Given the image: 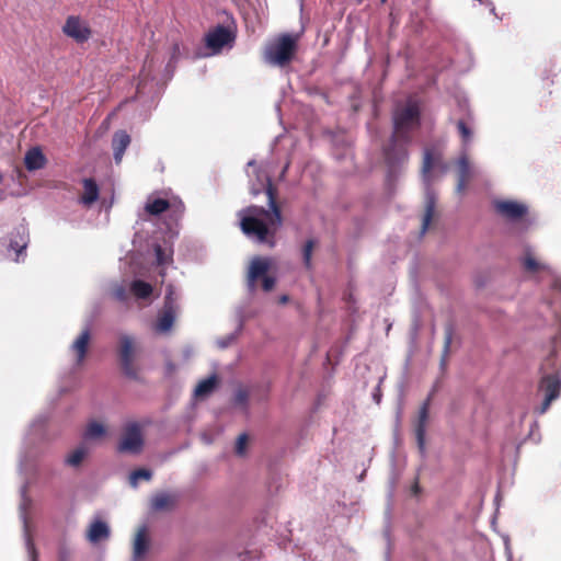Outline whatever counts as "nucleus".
Listing matches in <instances>:
<instances>
[{
	"mask_svg": "<svg viewBox=\"0 0 561 561\" xmlns=\"http://www.w3.org/2000/svg\"><path fill=\"white\" fill-rule=\"evenodd\" d=\"M265 192L270 209L250 206L241 209L238 216L240 218V228L250 240L274 247V237L280 228L283 220L270 180H267Z\"/></svg>",
	"mask_w": 561,
	"mask_h": 561,
	"instance_id": "obj_1",
	"label": "nucleus"
},
{
	"mask_svg": "<svg viewBox=\"0 0 561 561\" xmlns=\"http://www.w3.org/2000/svg\"><path fill=\"white\" fill-rule=\"evenodd\" d=\"M420 124V107L416 101L408 100L402 106H397L393 112V135L391 145L386 149L385 156L389 168V174L396 171L397 165L404 163L408 152L398 142L408 140L407 134L415 129Z\"/></svg>",
	"mask_w": 561,
	"mask_h": 561,
	"instance_id": "obj_2",
	"label": "nucleus"
},
{
	"mask_svg": "<svg viewBox=\"0 0 561 561\" xmlns=\"http://www.w3.org/2000/svg\"><path fill=\"white\" fill-rule=\"evenodd\" d=\"M447 171L448 165L442 161L439 154H434L431 150H425L422 165V180L425 186V213L422 219V234H424L430 228L436 209V196L430 186L435 180L436 173L438 176H443Z\"/></svg>",
	"mask_w": 561,
	"mask_h": 561,
	"instance_id": "obj_3",
	"label": "nucleus"
},
{
	"mask_svg": "<svg viewBox=\"0 0 561 561\" xmlns=\"http://www.w3.org/2000/svg\"><path fill=\"white\" fill-rule=\"evenodd\" d=\"M298 37L290 34H283L265 46L263 58L267 65L285 67L288 65L296 50Z\"/></svg>",
	"mask_w": 561,
	"mask_h": 561,
	"instance_id": "obj_4",
	"label": "nucleus"
},
{
	"mask_svg": "<svg viewBox=\"0 0 561 561\" xmlns=\"http://www.w3.org/2000/svg\"><path fill=\"white\" fill-rule=\"evenodd\" d=\"M180 295L176 294L174 287L169 285L167 288L165 300L162 313L157 320L154 329L159 333H168L174 323L176 313L179 311V300Z\"/></svg>",
	"mask_w": 561,
	"mask_h": 561,
	"instance_id": "obj_5",
	"label": "nucleus"
},
{
	"mask_svg": "<svg viewBox=\"0 0 561 561\" xmlns=\"http://www.w3.org/2000/svg\"><path fill=\"white\" fill-rule=\"evenodd\" d=\"M539 390L543 392L545 400L538 408V413L543 414L549 409L552 401L559 398L561 390V379L558 374H551L545 376L539 386Z\"/></svg>",
	"mask_w": 561,
	"mask_h": 561,
	"instance_id": "obj_6",
	"label": "nucleus"
},
{
	"mask_svg": "<svg viewBox=\"0 0 561 561\" xmlns=\"http://www.w3.org/2000/svg\"><path fill=\"white\" fill-rule=\"evenodd\" d=\"M142 445L144 439L140 426L136 423L128 424L118 445V450L122 453L137 454L141 450Z\"/></svg>",
	"mask_w": 561,
	"mask_h": 561,
	"instance_id": "obj_7",
	"label": "nucleus"
},
{
	"mask_svg": "<svg viewBox=\"0 0 561 561\" xmlns=\"http://www.w3.org/2000/svg\"><path fill=\"white\" fill-rule=\"evenodd\" d=\"M233 42V34L224 26H217L206 36V46L211 49L213 55L220 53L226 46L231 47Z\"/></svg>",
	"mask_w": 561,
	"mask_h": 561,
	"instance_id": "obj_8",
	"label": "nucleus"
},
{
	"mask_svg": "<svg viewBox=\"0 0 561 561\" xmlns=\"http://www.w3.org/2000/svg\"><path fill=\"white\" fill-rule=\"evenodd\" d=\"M31 506V500L26 495V485L21 488V503H20V517L23 522L24 540L27 550L28 561H36V549L32 541L28 522L26 517V510Z\"/></svg>",
	"mask_w": 561,
	"mask_h": 561,
	"instance_id": "obj_9",
	"label": "nucleus"
},
{
	"mask_svg": "<svg viewBox=\"0 0 561 561\" xmlns=\"http://www.w3.org/2000/svg\"><path fill=\"white\" fill-rule=\"evenodd\" d=\"M62 32L77 43L87 42L91 36L88 24L78 16L71 15L66 20Z\"/></svg>",
	"mask_w": 561,
	"mask_h": 561,
	"instance_id": "obj_10",
	"label": "nucleus"
},
{
	"mask_svg": "<svg viewBox=\"0 0 561 561\" xmlns=\"http://www.w3.org/2000/svg\"><path fill=\"white\" fill-rule=\"evenodd\" d=\"M272 267L270 257L256 256L251 261L248 272V287L251 291L255 289V283L259 278L267 276Z\"/></svg>",
	"mask_w": 561,
	"mask_h": 561,
	"instance_id": "obj_11",
	"label": "nucleus"
},
{
	"mask_svg": "<svg viewBox=\"0 0 561 561\" xmlns=\"http://www.w3.org/2000/svg\"><path fill=\"white\" fill-rule=\"evenodd\" d=\"M494 206L501 216L510 220L518 219L527 213V206L515 201H499Z\"/></svg>",
	"mask_w": 561,
	"mask_h": 561,
	"instance_id": "obj_12",
	"label": "nucleus"
},
{
	"mask_svg": "<svg viewBox=\"0 0 561 561\" xmlns=\"http://www.w3.org/2000/svg\"><path fill=\"white\" fill-rule=\"evenodd\" d=\"M149 535L146 526H142L138 529L133 545V560L139 561L141 560L149 550Z\"/></svg>",
	"mask_w": 561,
	"mask_h": 561,
	"instance_id": "obj_13",
	"label": "nucleus"
},
{
	"mask_svg": "<svg viewBox=\"0 0 561 561\" xmlns=\"http://www.w3.org/2000/svg\"><path fill=\"white\" fill-rule=\"evenodd\" d=\"M524 267L529 272L547 271L554 289L561 291V276L556 275L548 266L540 264L529 253L524 257Z\"/></svg>",
	"mask_w": 561,
	"mask_h": 561,
	"instance_id": "obj_14",
	"label": "nucleus"
},
{
	"mask_svg": "<svg viewBox=\"0 0 561 561\" xmlns=\"http://www.w3.org/2000/svg\"><path fill=\"white\" fill-rule=\"evenodd\" d=\"M110 537V527L106 523L102 520H94L91 523L87 538L92 543H98L101 540H106Z\"/></svg>",
	"mask_w": 561,
	"mask_h": 561,
	"instance_id": "obj_15",
	"label": "nucleus"
},
{
	"mask_svg": "<svg viewBox=\"0 0 561 561\" xmlns=\"http://www.w3.org/2000/svg\"><path fill=\"white\" fill-rule=\"evenodd\" d=\"M28 244V233L24 227L16 230V234L10 241V249L15 251V261L20 262L23 260L25 249Z\"/></svg>",
	"mask_w": 561,
	"mask_h": 561,
	"instance_id": "obj_16",
	"label": "nucleus"
},
{
	"mask_svg": "<svg viewBox=\"0 0 561 561\" xmlns=\"http://www.w3.org/2000/svg\"><path fill=\"white\" fill-rule=\"evenodd\" d=\"M133 339L128 335L121 337V360L126 374L131 373L133 364Z\"/></svg>",
	"mask_w": 561,
	"mask_h": 561,
	"instance_id": "obj_17",
	"label": "nucleus"
},
{
	"mask_svg": "<svg viewBox=\"0 0 561 561\" xmlns=\"http://www.w3.org/2000/svg\"><path fill=\"white\" fill-rule=\"evenodd\" d=\"M130 144V137L125 131L115 133L112 141L114 159L116 163H121L124 152Z\"/></svg>",
	"mask_w": 561,
	"mask_h": 561,
	"instance_id": "obj_18",
	"label": "nucleus"
},
{
	"mask_svg": "<svg viewBox=\"0 0 561 561\" xmlns=\"http://www.w3.org/2000/svg\"><path fill=\"white\" fill-rule=\"evenodd\" d=\"M83 194L80 197V203L83 206H91L99 198V186L92 179H84L83 182Z\"/></svg>",
	"mask_w": 561,
	"mask_h": 561,
	"instance_id": "obj_19",
	"label": "nucleus"
},
{
	"mask_svg": "<svg viewBox=\"0 0 561 561\" xmlns=\"http://www.w3.org/2000/svg\"><path fill=\"white\" fill-rule=\"evenodd\" d=\"M89 341H90V331L88 329H85L80 333V335L71 344V351L73 352L78 364H81L84 359Z\"/></svg>",
	"mask_w": 561,
	"mask_h": 561,
	"instance_id": "obj_20",
	"label": "nucleus"
},
{
	"mask_svg": "<svg viewBox=\"0 0 561 561\" xmlns=\"http://www.w3.org/2000/svg\"><path fill=\"white\" fill-rule=\"evenodd\" d=\"M46 163V158L39 148L30 149L24 157V164L28 171L42 169Z\"/></svg>",
	"mask_w": 561,
	"mask_h": 561,
	"instance_id": "obj_21",
	"label": "nucleus"
},
{
	"mask_svg": "<svg viewBox=\"0 0 561 561\" xmlns=\"http://www.w3.org/2000/svg\"><path fill=\"white\" fill-rule=\"evenodd\" d=\"M428 417V403H424L420 409L419 413V423L416 425L415 434L419 447L421 451L425 448V432H426V422Z\"/></svg>",
	"mask_w": 561,
	"mask_h": 561,
	"instance_id": "obj_22",
	"label": "nucleus"
},
{
	"mask_svg": "<svg viewBox=\"0 0 561 561\" xmlns=\"http://www.w3.org/2000/svg\"><path fill=\"white\" fill-rule=\"evenodd\" d=\"M458 172L459 176L456 191L461 194L466 190V183L471 175L470 165L466 156H461L458 160Z\"/></svg>",
	"mask_w": 561,
	"mask_h": 561,
	"instance_id": "obj_23",
	"label": "nucleus"
},
{
	"mask_svg": "<svg viewBox=\"0 0 561 561\" xmlns=\"http://www.w3.org/2000/svg\"><path fill=\"white\" fill-rule=\"evenodd\" d=\"M170 204L167 199L150 195L145 204L146 213L150 215H160L169 208Z\"/></svg>",
	"mask_w": 561,
	"mask_h": 561,
	"instance_id": "obj_24",
	"label": "nucleus"
},
{
	"mask_svg": "<svg viewBox=\"0 0 561 561\" xmlns=\"http://www.w3.org/2000/svg\"><path fill=\"white\" fill-rule=\"evenodd\" d=\"M129 290L137 299H147L151 296L153 288L149 283L136 279L130 283Z\"/></svg>",
	"mask_w": 561,
	"mask_h": 561,
	"instance_id": "obj_25",
	"label": "nucleus"
},
{
	"mask_svg": "<svg viewBox=\"0 0 561 561\" xmlns=\"http://www.w3.org/2000/svg\"><path fill=\"white\" fill-rule=\"evenodd\" d=\"M175 502V497L169 493H158L151 497V508L153 511H163L170 508Z\"/></svg>",
	"mask_w": 561,
	"mask_h": 561,
	"instance_id": "obj_26",
	"label": "nucleus"
},
{
	"mask_svg": "<svg viewBox=\"0 0 561 561\" xmlns=\"http://www.w3.org/2000/svg\"><path fill=\"white\" fill-rule=\"evenodd\" d=\"M216 383H217L216 375H211L208 378L201 380L194 390V396L196 398L207 397L208 394H210L214 391Z\"/></svg>",
	"mask_w": 561,
	"mask_h": 561,
	"instance_id": "obj_27",
	"label": "nucleus"
},
{
	"mask_svg": "<svg viewBox=\"0 0 561 561\" xmlns=\"http://www.w3.org/2000/svg\"><path fill=\"white\" fill-rule=\"evenodd\" d=\"M106 434V428L102 423L96 421L90 422L84 431V439L87 440H98L104 437Z\"/></svg>",
	"mask_w": 561,
	"mask_h": 561,
	"instance_id": "obj_28",
	"label": "nucleus"
},
{
	"mask_svg": "<svg viewBox=\"0 0 561 561\" xmlns=\"http://www.w3.org/2000/svg\"><path fill=\"white\" fill-rule=\"evenodd\" d=\"M87 453L88 450L83 446L76 448L67 456L66 463L72 467L80 465V462L85 457Z\"/></svg>",
	"mask_w": 561,
	"mask_h": 561,
	"instance_id": "obj_29",
	"label": "nucleus"
},
{
	"mask_svg": "<svg viewBox=\"0 0 561 561\" xmlns=\"http://www.w3.org/2000/svg\"><path fill=\"white\" fill-rule=\"evenodd\" d=\"M151 476H152L151 471H149L147 469H139V470L131 472V474L129 477V482H130L131 486L137 488L139 480L148 481L151 479Z\"/></svg>",
	"mask_w": 561,
	"mask_h": 561,
	"instance_id": "obj_30",
	"label": "nucleus"
},
{
	"mask_svg": "<svg viewBox=\"0 0 561 561\" xmlns=\"http://www.w3.org/2000/svg\"><path fill=\"white\" fill-rule=\"evenodd\" d=\"M154 253L159 265H164L172 261V253L165 252L159 244L154 247Z\"/></svg>",
	"mask_w": 561,
	"mask_h": 561,
	"instance_id": "obj_31",
	"label": "nucleus"
},
{
	"mask_svg": "<svg viewBox=\"0 0 561 561\" xmlns=\"http://www.w3.org/2000/svg\"><path fill=\"white\" fill-rule=\"evenodd\" d=\"M313 245H314L313 240H308L304 247L302 254H304V261H305L306 266H310Z\"/></svg>",
	"mask_w": 561,
	"mask_h": 561,
	"instance_id": "obj_32",
	"label": "nucleus"
},
{
	"mask_svg": "<svg viewBox=\"0 0 561 561\" xmlns=\"http://www.w3.org/2000/svg\"><path fill=\"white\" fill-rule=\"evenodd\" d=\"M247 443H248L247 434L239 435L237 443H236V453L239 456H243L245 454Z\"/></svg>",
	"mask_w": 561,
	"mask_h": 561,
	"instance_id": "obj_33",
	"label": "nucleus"
},
{
	"mask_svg": "<svg viewBox=\"0 0 561 561\" xmlns=\"http://www.w3.org/2000/svg\"><path fill=\"white\" fill-rule=\"evenodd\" d=\"M457 127L463 142H469L472 136L471 130L466 126V124L462 121L458 122Z\"/></svg>",
	"mask_w": 561,
	"mask_h": 561,
	"instance_id": "obj_34",
	"label": "nucleus"
},
{
	"mask_svg": "<svg viewBox=\"0 0 561 561\" xmlns=\"http://www.w3.org/2000/svg\"><path fill=\"white\" fill-rule=\"evenodd\" d=\"M113 296L119 300V301H125L126 298H127V293H126V289L123 285H116L114 288H113Z\"/></svg>",
	"mask_w": 561,
	"mask_h": 561,
	"instance_id": "obj_35",
	"label": "nucleus"
},
{
	"mask_svg": "<svg viewBox=\"0 0 561 561\" xmlns=\"http://www.w3.org/2000/svg\"><path fill=\"white\" fill-rule=\"evenodd\" d=\"M248 400V393L243 389H239L234 394L236 404L244 407Z\"/></svg>",
	"mask_w": 561,
	"mask_h": 561,
	"instance_id": "obj_36",
	"label": "nucleus"
},
{
	"mask_svg": "<svg viewBox=\"0 0 561 561\" xmlns=\"http://www.w3.org/2000/svg\"><path fill=\"white\" fill-rule=\"evenodd\" d=\"M262 286L265 291H270L275 286V278L273 276H265L262 278Z\"/></svg>",
	"mask_w": 561,
	"mask_h": 561,
	"instance_id": "obj_37",
	"label": "nucleus"
},
{
	"mask_svg": "<svg viewBox=\"0 0 561 561\" xmlns=\"http://www.w3.org/2000/svg\"><path fill=\"white\" fill-rule=\"evenodd\" d=\"M179 55H180V46L178 44H174L172 47L171 59L178 58Z\"/></svg>",
	"mask_w": 561,
	"mask_h": 561,
	"instance_id": "obj_38",
	"label": "nucleus"
},
{
	"mask_svg": "<svg viewBox=\"0 0 561 561\" xmlns=\"http://www.w3.org/2000/svg\"><path fill=\"white\" fill-rule=\"evenodd\" d=\"M232 339H233V337H232V336H230L228 340H225V341H224V340H220V341H218V342H217V343H218V346H219L220 348H225V347H227V346H228V344H229V342H230Z\"/></svg>",
	"mask_w": 561,
	"mask_h": 561,
	"instance_id": "obj_39",
	"label": "nucleus"
},
{
	"mask_svg": "<svg viewBox=\"0 0 561 561\" xmlns=\"http://www.w3.org/2000/svg\"><path fill=\"white\" fill-rule=\"evenodd\" d=\"M450 342H451V334L448 333L447 336H446V342H445V350L446 351L448 350Z\"/></svg>",
	"mask_w": 561,
	"mask_h": 561,
	"instance_id": "obj_40",
	"label": "nucleus"
},
{
	"mask_svg": "<svg viewBox=\"0 0 561 561\" xmlns=\"http://www.w3.org/2000/svg\"><path fill=\"white\" fill-rule=\"evenodd\" d=\"M287 301H288V297H287V296H285V295H284V296H282V297L279 298V302H280V304H285V302H287Z\"/></svg>",
	"mask_w": 561,
	"mask_h": 561,
	"instance_id": "obj_41",
	"label": "nucleus"
},
{
	"mask_svg": "<svg viewBox=\"0 0 561 561\" xmlns=\"http://www.w3.org/2000/svg\"><path fill=\"white\" fill-rule=\"evenodd\" d=\"M260 192H261V191H260V190H257V188H254V187H252V188H251V193H252L253 195H257Z\"/></svg>",
	"mask_w": 561,
	"mask_h": 561,
	"instance_id": "obj_42",
	"label": "nucleus"
},
{
	"mask_svg": "<svg viewBox=\"0 0 561 561\" xmlns=\"http://www.w3.org/2000/svg\"><path fill=\"white\" fill-rule=\"evenodd\" d=\"M255 162L254 161H249L248 162V167H254Z\"/></svg>",
	"mask_w": 561,
	"mask_h": 561,
	"instance_id": "obj_43",
	"label": "nucleus"
},
{
	"mask_svg": "<svg viewBox=\"0 0 561 561\" xmlns=\"http://www.w3.org/2000/svg\"><path fill=\"white\" fill-rule=\"evenodd\" d=\"M381 2H386V0H381Z\"/></svg>",
	"mask_w": 561,
	"mask_h": 561,
	"instance_id": "obj_44",
	"label": "nucleus"
}]
</instances>
